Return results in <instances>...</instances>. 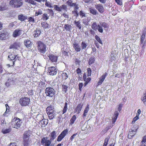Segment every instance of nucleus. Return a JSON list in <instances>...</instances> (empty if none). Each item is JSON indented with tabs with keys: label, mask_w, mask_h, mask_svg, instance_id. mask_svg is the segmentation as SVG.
Listing matches in <instances>:
<instances>
[{
	"label": "nucleus",
	"mask_w": 146,
	"mask_h": 146,
	"mask_svg": "<svg viewBox=\"0 0 146 146\" xmlns=\"http://www.w3.org/2000/svg\"><path fill=\"white\" fill-rule=\"evenodd\" d=\"M90 21V19L89 17H87L83 20V23L85 25L87 26L89 25V23Z\"/></svg>",
	"instance_id": "obj_34"
},
{
	"label": "nucleus",
	"mask_w": 146,
	"mask_h": 146,
	"mask_svg": "<svg viewBox=\"0 0 146 146\" xmlns=\"http://www.w3.org/2000/svg\"><path fill=\"white\" fill-rule=\"evenodd\" d=\"M89 11L90 13L94 15H96L98 13L97 11L92 7H91L89 8Z\"/></svg>",
	"instance_id": "obj_31"
},
{
	"label": "nucleus",
	"mask_w": 146,
	"mask_h": 146,
	"mask_svg": "<svg viewBox=\"0 0 146 146\" xmlns=\"http://www.w3.org/2000/svg\"><path fill=\"white\" fill-rule=\"evenodd\" d=\"M21 121L20 119L15 117L12 119L11 124L13 128L18 129L21 125Z\"/></svg>",
	"instance_id": "obj_1"
},
{
	"label": "nucleus",
	"mask_w": 146,
	"mask_h": 146,
	"mask_svg": "<svg viewBox=\"0 0 146 146\" xmlns=\"http://www.w3.org/2000/svg\"><path fill=\"white\" fill-rule=\"evenodd\" d=\"M87 71L88 72V76L89 77L91 76V70L90 68H87Z\"/></svg>",
	"instance_id": "obj_58"
},
{
	"label": "nucleus",
	"mask_w": 146,
	"mask_h": 146,
	"mask_svg": "<svg viewBox=\"0 0 146 146\" xmlns=\"http://www.w3.org/2000/svg\"><path fill=\"white\" fill-rule=\"evenodd\" d=\"M97 30H98V31L101 33H102L103 32V30L102 28V27L101 26V25H98L97 27Z\"/></svg>",
	"instance_id": "obj_52"
},
{
	"label": "nucleus",
	"mask_w": 146,
	"mask_h": 146,
	"mask_svg": "<svg viewBox=\"0 0 146 146\" xmlns=\"http://www.w3.org/2000/svg\"><path fill=\"white\" fill-rule=\"evenodd\" d=\"M94 59L93 58H90L89 59V64L90 65L94 63Z\"/></svg>",
	"instance_id": "obj_60"
},
{
	"label": "nucleus",
	"mask_w": 146,
	"mask_h": 146,
	"mask_svg": "<svg viewBox=\"0 0 146 146\" xmlns=\"http://www.w3.org/2000/svg\"><path fill=\"white\" fill-rule=\"evenodd\" d=\"M9 4L12 7L17 8L22 6L23 3L21 0H11Z\"/></svg>",
	"instance_id": "obj_3"
},
{
	"label": "nucleus",
	"mask_w": 146,
	"mask_h": 146,
	"mask_svg": "<svg viewBox=\"0 0 146 146\" xmlns=\"http://www.w3.org/2000/svg\"><path fill=\"white\" fill-rule=\"evenodd\" d=\"M89 110V105L87 104L86 107L85 108L84 111V113L82 115V117L83 118H84L86 116Z\"/></svg>",
	"instance_id": "obj_25"
},
{
	"label": "nucleus",
	"mask_w": 146,
	"mask_h": 146,
	"mask_svg": "<svg viewBox=\"0 0 146 146\" xmlns=\"http://www.w3.org/2000/svg\"><path fill=\"white\" fill-rule=\"evenodd\" d=\"M67 102H65V105L62 111V114L65 113L67 111Z\"/></svg>",
	"instance_id": "obj_43"
},
{
	"label": "nucleus",
	"mask_w": 146,
	"mask_h": 146,
	"mask_svg": "<svg viewBox=\"0 0 146 146\" xmlns=\"http://www.w3.org/2000/svg\"><path fill=\"white\" fill-rule=\"evenodd\" d=\"M73 48L77 52H80L81 49L80 45L75 42L73 43Z\"/></svg>",
	"instance_id": "obj_19"
},
{
	"label": "nucleus",
	"mask_w": 146,
	"mask_h": 146,
	"mask_svg": "<svg viewBox=\"0 0 146 146\" xmlns=\"http://www.w3.org/2000/svg\"><path fill=\"white\" fill-rule=\"evenodd\" d=\"M83 86V84L82 83H80L79 84V89L80 91L81 90V89Z\"/></svg>",
	"instance_id": "obj_64"
},
{
	"label": "nucleus",
	"mask_w": 146,
	"mask_h": 146,
	"mask_svg": "<svg viewBox=\"0 0 146 146\" xmlns=\"http://www.w3.org/2000/svg\"><path fill=\"white\" fill-rule=\"evenodd\" d=\"M62 91L64 93H66L67 91L68 86L64 85H62Z\"/></svg>",
	"instance_id": "obj_39"
},
{
	"label": "nucleus",
	"mask_w": 146,
	"mask_h": 146,
	"mask_svg": "<svg viewBox=\"0 0 146 146\" xmlns=\"http://www.w3.org/2000/svg\"><path fill=\"white\" fill-rule=\"evenodd\" d=\"M49 16H48L47 13H45L42 15L41 19L43 21H46L49 19Z\"/></svg>",
	"instance_id": "obj_36"
},
{
	"label": "nucleus",
	"mask_w": 146,
	"mask_h": 146,
	"mask_svg": "<svg viewBox=\"0 0 146 146\" xmlns=\"http://www.w3.org/2000/svg\"><path fill=\"white\" fill-rule=\"evenodd\" d=\"M36 44L39 52L41 53H44L46 50V45L40 41H37Z\"/></svg>",
	"instance_id": "obj_2"
},
{
	"label": "nucleus",
	"mask_w": 146,
	"mask_h": 146,
	"mask_svg": "<svg viewBox=\"0 0 146 146\" xmlns=\"http://www.w3.org/2000/svg\"><path fill=\"white\" fill-rule=\"evenodd\" d=\"M139 119L138 116L137 115L135 117L133 118V119L132 121V123L133 124L135 122Z\"/></svg>",
	"instance_id": "obj_59"
},
{
	"label": "nucleus",
	"mask_w": 146,
	"mask_h": 146,
	"mask_svg": "<svg viewBox=\"0 0 146 146\" xmlns=\"http://www.w3.org/2000/svg\"><path fill=\"white\" fill-rule=\"evenodd\" d=\"M25 44L27 48L30 49L32 46L33 43L30 40L27 39L25 41Z\"/></svg>",
	"instance_id": "obj_21"
},
{
	"label": "nucleus",
	"mask_w": 146,
	"mask_h": 146,
	"mask_svg": "<svg viewBox=\"0 0 146 146\" xmlns=\"http://www.w3.org/2000/svg\"><path fill=\"white\" fill-rule=\"evenodd\" d=\"M98 25L96 22L93 23L92 25V28L95 31H96L98 29Z\"/></svg>",
	"instance_id": "obj_40"
},
{
	"label": "nucleus",
	"mask_w": 146,
	"mask_h": 146,
	"mask_svg": "<svg viewBox=\"0 0 146 146\" xmlns=\"http://www.w3.org/2000/svg\"><path fill=\"white\" fill-rule=\"evenodd\" d=\"M62 76L63 79L66 80L68 78V74L64 72L62 74Z\"/></svg>",
	"instance_id": "obj_50"
},
{
	"label": "nucleus",
	"mask_w": 146,
	"mask_h": 146,
	"mask_svg": "<svg viewBox=\"0 0 146 146\" xmlns=\"http://www.w3.org/2000/svg\"><path fill=\"white\" fill-rule=\"evenodd\" d=\"M81 48L82 50L86 49L87 46L88 44L86 43L85 42H82L81 44Z\"/></svg>",
	"instance_id": "obj_35"
},
{
	"label": "nucleus",
	"mask_w": 146,
	"mask_h": 146,
	"mask_svg": "<svg viewBox=\"0 0 146 146\" xmlns=\"http://www.w3.org/2000/svg\"><path fill=\"white\" fill-rule=\"evenodd\" d=\"M47 115L48 116L49 119L50 120L53 119L54 118L55 116H56V114L55 113V112L54 113H47Z\"/></svg>",
	"instance_id": "obj_29"
},
{
	"label": "nucleus",
	"mask_w": 146,
	"mask_h": 146,
	"mask_svg": "<svg viewBox=\"0 0 146 146\" xmlns=\"http://www.w3.org/2000/svg\"><path fill=\"white\" fill-rule=\"evenodd\" d=\"M42 13V11L41 9H39L36 11L35 13V16H37L39 15H41Z\"/></svg>",
	"instance_id": "obj_48"
},
{
	"label": "nucleus",
	"mask_w": 146,
	"mask_h": 146,
	"mask_svg": "<svg viewBox=\"0 0 146 146\" xmlns=\"http://www.w3.org/2000/svg\"><path fill=\"white\" fill-rule=\"evenodd\" d=\"M108 74L106 72L104 74L102 75V77L100 78V80L98 82V85L101 84L105 80L106 77L107 76Z\"/></svg>",
	"instance_id": "obj_22"
},
{
	"label": "nucleus",
	"mask_w": 146,
	"mask_h": 146,
	"mask_svg": "<svg viewBox=\"0 0 146 146\" xmlns=\"http://www.w3.org/2000/svg\"><path fill=\"white\" fill-rule=\"evenodd\" d=\"M79 15L81 17H85V13L82 11H80Z\"/></svg>",
	"instance_id": "obj_57"
},
{
	"label": "nucleus",
	"mask_w": 146,
	"mask_h": 146,
	"mask_svg": "<svg viewBox=\"0 0 146 146\" xmlns=\"http://www.w3.org/2000/svg\"><path fill=\"white\" fill-rule=\"evenodd\" d=\"M45 5L46 6L48 7L49 8L52 7V6H51V3L49 2L46 1L45 3Z\"/></svg>",
	"instance_id": "obj_61"
},
{
	"label": "nucleus",
	"mask_w": 146,
	"mask_h": 146,
	"mask_svg": "<svg viewBox=\"0 0 146 146\" xmlns=\"http://www.w3.org/2000/svg\"><path fill=\"white\" fill-rule=\"evenodd\" d=\"M95 38L101 44H102V42L101 41L100 38L97 35L95 36Z\"/></svg>",
	"instance_id": "obj_56"
},
{
	"label": "nucleus",
	"mask_w": 146,
	"mask_h": 146,
	"mask_svg": "<svg viewBox=\"0 0 146 146\" xmlns=\"http://www.w3.org/2000/svg\"><path fill=\"white\" fill-rule=\"evenodd\" d=\"M145 104H146V92L143 95L141 99Z\"/></svg>",
	"instance_id": "obj_42"
},
{
	"label": "nucleus",
	"mask_w": 146,
	"mask_h": 146,
	"mask_svg": "<svg viewBox=\"0 0 146 146\" xmlns=\"http://www.w3.org/2000/svg\"><path fill=\"white\" fill-rule=\"evenodd\" d=\"M95 7L100 13H102L104 12V8L102 4H96L95 5Z\"/></svg>",
	"instance_id": "obj_15"
},
{
	"label": "nucleus",
	"mask_w": 146,
	"mask_h": 146,
	"mask_svg": "<svg viewBox=\"0 0 146 146\" xmlns=\"http://www.w3.org/2000/svg\"><path fill=\"white\" fill-rule=\"evenodd\" d=\"M45 93L47 96L52 97L55 94V90L51 87H47L45 89Z\"/></svg>",
	"instance_id": "obj_6"
},
{
	"label": "nucleus",
	"mask_w": 146,
	"mask_h": 146,
	"mask_svg": "<svg viewBox=\"0 0 146 146\" xmlns=\"http://www.w3.org/2000/svg\"><path fill=\"white\" fill-rule=\"evenodd\" d=\"M22 31L21 29H17L13 32V36L14 37H17L22 34Z\"/></svg>",
	"instance_id": "obj_16"
},
{
	"label": "nucleus",
	"mask_w": 146,
	"mask_h": 146,
	"mask_svg": "<svg viewBox=\"0 0 146 146\" xmlns=\"http://www.w3.org/2000/svg\"><path fill=\"white\" fill-rule=\"evenodd\" d=\"M17 23L16 21H14L13 22L10 23L9 25V27L10 28L13 27L17 24Z\"/></svg>",
	"instance_id": "obj_55"
},
{
	"label": "nucleus",
	"mask_w": 146,
	"mask_h": 146,
	"mask_svg": "<svg viewBox=\"0 0 146 146\" xmlns=\"http://www.w3.org/2000/svg\"><path fill=\"white\" fill-rule=\"evenodd\" d=\"M100 25L102 27H104L105 29H107L108 28V26L107 24L105 23L102 22L100 23Z\"/></svg>",
	"instance_id": "obj_47"
},
{
	"label": "nucleus",
	"mask_w": 146,
	"mask_h": 146,
	"mask_svg": "<svg viewBox=\"0 0 146 146\" xmlns=\"http://www.w3.org/2000/svg\"><path fill=\"white\" fill-rule=\"evenodd\" d=\"M29 133L27 131H25L23 135V143L24 146H28L29 142Z\"/></svg>",
	"instance_id": "obj_7"
},
{
	"label": "nucleus",
	"mask_w": 146,
	"mask_h": 146,
	"mask_svg": "<svg viewBox=\"0 0 146 146\" xmlns=\"http://www.w3.org/2000/svg\"><path fill=\"white\" fill-rule=\"evenodd\" d=\"M6 9V5L5 3H3L0 5V11L5 10Z\"/></svg>",
	"instance_id": "obj_37"
},
{
	"label": "nucleus",
	"mask_w": 146,
	"mask_h": 146,
	"mask_svg": "<svg viewBox=\"0 0 146 146\" xmlns=\"http://www.w3.org/2000/svg\"><path fill=\"white\" fill-rule=\"evenodd\" d=\"M74 23L75 25L76 26L79 28V29H80L82 27V25L80 24L81 21H76L75 20L74 21Z\"/></svg>",
	"instance_id": "obj_33"
},
{
	"label": "nucleus",
	"mask_w": 146,
	"mask_h": 146,
	"mask_svg": "<svg viewBox=\"0 0 146 146\" xmlns=\"http://www.w3.org/2000/svg\"><path fill=\"white\" fill-rule=\"evenodd\" d=\"M119 115V112L117 111H115L114 115L112 118V127L114 125L115 123V122L117 118V116Z\"/></svg>",
	"instance_id": "obj_20"
},
{
	"label": "nucleus",
	"mask_w": 146,
	"mask_h": 146,
	"mask_svg": "<svg viewBox=\"0 0 146 146\" xmlns=\"http://www.w3.org/2000/svg\"><path fill=\"white\" fill-rule=\"evenodd\" d=\"M9 34L6 31L2 30L0 31V39L5 40L8 38Z\"/></svg>",
	"instance_id": "obj_14"
},
{
	"label": "nucleus",
	"mask_w": 146,
	"mask_h": 146,
	"mask_svg": "<svg viewBox=\"0 0 146 146\" xmlns=\"http://www.w3.org/2000/svg\"><path fill=\"white\" fill-rule=\"evenodd\" d=\"M48 139L47 137H44L41 139V143L43 146H50L51 145V140Z\"/></svg>",
	"instance_id": "obj_10"
},
{
	"label": "nucleus",
	"mask_w": 146,
	"mask_h": 146,
	"mask_svg": "<svg viewBox=\"0 0 146 146\" xmlns=\"http://www.w3.org/2000/svg\"><path fill=\"white\" fill-rule=\"evenodd\" d=\"M46 111L47 114L50 113H54L55 111L54 110V109L53 107L52 106L48 107L46 108Z\"/></svg>",
	"instance_id": "obj_24"
},
{
	"label": "nucleus",
	"mask_w": 146,
	"mask_h": 146,
	"mask_svg": "<svg viewBox=\"0 0 146 146\" xmlns=\"http://www.w3.org/2000/svg\"><path fill=\"white\" fill-rule=\"evenodd\" d=\"M48 13L50 15H51L52 16H53L54 14V13L53 10L51 9H48Z\"/></svg>",
	"instance_id": "obj_53"
},
{
	"label": "nucleus",
	"mask_w": 146,
	"mask_h": 146,
	"mask_svg": "<svg viewBox=\"0 0 146 146\" xmlns=\"http://www.w3.org/2000/svg\"><path fill=\"white\" fill-rule=\"evenodd\" d=\"M18 19L21 21H24L25 19H27V17L25 15H24L22 14L19 15L18 16Z\"/></svg>",
	"instance_id": "obj_26"
},
{
	"label": "nucleus",
	"mask_w": 146,
	"mask_h": 146,
	"mask_svg": "<svg viewBox=\"0 0 146 146\" xmlns=\"http://www.w3.org/2000/svg\"><path fill=\"white\" fill-rule=\"evenodd\" d=\"M67 5L71 7H73L75 5V3H72L71 0L69 1L66 2Z\"/></svg>",
	"instance_id": "obj_46"
},
{
	"label": "nucleus",
	"mask_w": 146,
	"mask_h": 146,
	"mask_svg": "<svg viewBox=\"0 0 146 146\" xmlns=\"http://www.w3.org/2000/svg\"><path fill=\"white\" fill-rule=\"evenodd\" d=\"M40 31L38 29H36L35 31V33L34 34L35 37L38 36L40 34Z\"/></svg>",
	"instance_id": "obj_38"
},
{
	"label": "nucleus",
	"mask_w": 146,
	"mask_h": 146,
	"mask_svg": "<svg viewBox=\"0 0 146 146\" xmlns=\"http://www.w3.org/2000/svg\"><path fill=\"white\" fill-rule=\"evenodd\" d=\"M30 102V99L26 97L21 98L19 100V103L22 106H26L28 105Z\"/></svg>",
	"instance_id": "obj_8"
},
{
	"label": "nucleus",
	"mask_w": 146,
	"mask_h": 146,
	"mask_svg": "<svg viewBox=\"0 0 146 146\" xmlns=\"http://www.w3.org/2000/svg\"><path fill=\"white\" fill-rule=\"evenodd\" d=\"M20 47L19 44L17 43H15L11 45L10 46V48H14L19 49Z\"/></svg>",
	"instance_id": "obj_30"
},
{
	"label": "nucleus",
	"mask_w": 146,
	"mask_h": 146,
	"mask_svg": "<svg viewBox=\"0 0 146 146\" xmlns=\"http://www.w3.org/2000/svg\"><path fill=\"white\" fill-rule=\"evenodd\" d=\"M116 3L119 5H122V0H115Z\"/></svg>",
	"instance_id": "obj_62"
},
{
	"label": "nucleus",
	"mask_w": 146,
	"mask_h": 146,
	"mask_svg": "<svg viewBox=\"0 0 146 146\" xmlns=\"http://www.w3.org/2000/svg\"><path fill=\"white\" fill-rule=\"evenodd\" d=\"M82 106L83 105L81 104H78L75 109L76 112H77L78 113H79L82 109Z\"/></svg>",
	"instance_id": "obj_28"
},
{
	"label": "nucleus",
	"mask_w": 146,
	"mask_h": 146,
	"mask_svg": "<svg viewBox=\"0 0 146 146\" xmlns=\"http://www.w3.org/2000/svg\"><path fill=\"white\" fill-rule=\"evenodd\" d=\"M145 143H146V135L143 137L142 140L141 142V145L142 144L145 145Z\"/></svg>",
	"instance_id": "obj_51"
},
{
	"label": "nucleus",
	"mask_w": 146,
	"mask_h": 146,
	"mask_svg": "<svg viewBox=\"0 0 146 146\" xmlns=\"http://www.w3.org/2000/svg\"><path fill=\"white\" fill-rule=\"evenodd\" d=\"M37 119L42 124L47 125L48 123V119H44L42 115L41 114H38L36 117Z\"/></svg>",
	"instance_id": "obj_12"
},
{
	"label": "nucleus",
	"mask_w": 146,
	"mask_h": 146,
	"mask_svg": "<svg viewBox=\"0 0 146 146\" xmlns=\"http://www.w3.org/2000/svg\"><path fill=\"white\" fill-rule=\"evenodd\" d=\"M64 29L66 31H71L72 30V27L70 25L68 24H65L64 27Z\"/></svg>",
	"instance_id": "obj_32"
},
{
	"label": "nucleus",
	"mask_w": 146,
	"mask_h": 146,
	"mask_svg": "<svg viewBox=\"0 0 146 146\" xmlns=\"http://www.w3.org/2000/svg\"><path fill=\"white\" fill-rule=\"evenodd\" d=\"M15 80L16 78L15 75H12L11 77L8 78L7 81L5 83V85L7 87L12 86L14 84Z\"/></svg>",
	"instance_id": "obj_4"
},
{
	"label": "nucleus",
	"mask_w": 146,
	"mask_h": 146,
	"mask_svg": "<svg viewBox=\"0 0 146 146\" xmlns=\"http://www.w3.org/2000/svg\"><path fill=\"white\" fill-rule=\"evenodd\" d=\"M131 130L129 132L128 135V137L129 139H131L136 133L137 129H133L131 128Z\"/></svg>",
	"instance_id": "obj_17"
},
{
	"label": "nucleus",
	"mask_w": 146,
	"mask_h": 146,
	"mask_svg": "<svg viewBox=\"0 0 146 146\" xmlns=\"http://www.w3.org/2000/svg\"><path fill=\"white\" fill-rule=\"evenodd\" d=\"M91 80V78H87L86 79V80L85 81H84L85 82L84 84V86H85L87 84H88V83L90 82Z\"/></svg>",
	"instance_id": "obj_54"
},
{
	"label": "nucleus",
	"mask_w": 146,
	"mask_h": 146,
	"mask_svg": "<svg viewBox=\"0 0 146 146\" xmlns=\"http://www.w3.org/2000/svg\"><path fill=\"white\" fill-rule=\"evenodd\" d=\"M77 133L74 134L71 136L70 137V139L71 141H72L74 138L76 136Z\"/></svg>",
	"instance_id": "obj_63"
},
{
	"label": "nucleus",
	"mask_w": 146,
	"mask_h": 146,
	"mask_svg": "<svg viewBox=\"0 0 146 146\" xmlns=\"http://www.w3.org/2000/svg\"><path fill=\"white\" fill-rule=\"evenodd\" d=\"M8 57L10 58L11 60H14V61L13 62V64H14V61L17 60L18 58V57H17V55L14 54V53L9 55L8 56Z\"/></svg>",
	"instance_id": "obj_23"
},
{
	"label": "nucleus",
	"mask_w": 146,
	"mask_h": 146,
	"mask_svg": "<svg viewBox=\"0 0 146 146\" xmlns=\"http://www.w3.org/2000/svg\"><path fill=\"white\" fill-rule=\"evenodd\" d=\"M76 115H74L72 117V118L70 120V124L71 125H72V124H73L75 120H76Z\"/></svg>",
	"instance_id": "obj_41"
},
{
	"label": "nucleus",
	"mask_w": 146,
	"mask_h": 146,
	"mask_svg": "<svg viewBox=\"0 0 146 146\" xmlns=\"http://www.w3.org/2000/svg\"><path fill=\"white\" fill-rule=\"evenodd\" d=\"M50 60L53 62H56L58 59V57L54 55L51 54L48 56Z\"/></svg>",
	"instance_id": "obj_18"
},
{
	"label": "nucleus",
	"mask_w": 146,
	"mask_h": 146,
	"mask_svg": "<svg viewBox=\"0 0 146 146\" xmlns=\"http://www.w3.org/2000/svg\"><path fill=\"white\" fill-rule=\"evenodd\" d=\"M54 9L58 11H61L62 10H64L66 11H67V6L66 5H63L59 7L58 5H54Z\"/></svg>",
	"instance_id": "obj_13"
},
{
	"label": "nucleus",
	"mask_w": 146,
	"mask_h": 146,
	"mask_svg": "<svg viewBox=\"0 0 146 146\" xmlns=\"http://www.w3.org/2000/svg\"><path fill=\"white\" fill-rule=\"evenodd\" d=\"M28 21L30 23H35V19L33 17H29L28 19Z\"/></svg>",
	"instance_id": "obj_49"
},
{
	"label": "nucleus",
	"mask_w": 146,
	"mask_h": 146,
	"mask_svg": "<svg viewBox=\"0 0 146 146\" xmlns=\"http://www.w3.org/2000/svg\"><path fill=\"white\" fill-rule=\"evenodd\" d=\"M41 24L42 27L44 29H48L50 27V25L49 24H48L46 22H42Z\"/></svg>",
	"instance_id": "obj_27"
},
{
	"label": "nucleus",
	"mask_w": 146,
	"mask_h": 146,
	"mask_svg": "<svg viewBox=\"0 0 146 146\" xmlns=\"http://www.w3.org/2000/svg\"><path fill=\"white\" fill-rule=\"evenodd\" d=\"M11 130L10 129H3L2 132L3 133L5 134L9 133L10 132Z\"/></svg>",
	"instance_id": "obj_44"
},
{
	"label": "nucleus",
	"mask_w": 146,
	"mask_h": 146,
	"mask_svg": "<svg viewBox=\"0 0 146 146\" xmlns=\"http://www.w3.org/2000/svg\"><path fill=\"white\" fill-rule=\"evenodd\" d=\"M146 34V32L145 31H143L142 34L140 38V45L142 46L143 49L144 48V46L146 44V38H145Z\"/></svg>",
	"instance_id": "obj_5"
},
{
	"label": "nucleus",
	"mask_w": 146,
	"mask_h": 146,
	"mask_svg": "<svg viewBox=\"0 0 146 146\" xmlns=\"http://www.w3.org/2000/svg\"><path fill=\"white\" fill-rule=\"evenodd\" d=\"M57 72V70L55 67L51 66L48 68L47 73L51 76L55 75Z\"/></svg>",
	"instance_id": "obj_9"
},
{
	"label": "nucleus",
	"mask_w": 146,
	"mask_h": 146,
	"mask_svg": "<svg viewBox=\"0 0 146 146\" xmlns=\"http://www.w3.org/2000/svg\"><path fill=\"white\" fill-rule=\"evenodd\" d=\"M51 139H50L51 140L54 139L56 137V132L55 131H54L52 132L51 133Z\"/></svg>",
	"instance_id": "obj_45"
},
{
	"label": "nucleus",
	"mask_w": 146,
	"mask_h": 146,
	"mask_svg": "<svg viewBox=\"0 0 146 146\" xmlns=\"http://www.w3.org/2000/svg\"><path fill=\"white\" fill-rule=\"evenodd\" d=\"M68 129H66L64 130L58 136L57 141H61L68 134Z\"/></svg>",
	"instance_id": "obj_11"
}]
</instances>
